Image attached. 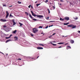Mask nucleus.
Segmentation results:
<instances>
[{"label":"nucleus","mask_w":80,"mask_h":80,"mask_svg":"<svg viewBox=\"0 0 80 80\" xmlns=\"http://www.w3.org/2000/svg\"><path fill=\"white\" fill-rule=\"evenodd\" d=\"M38 31V30L36 28H34L33 29V32L34 33H37Z\"/></svg>","instance_id":"nucleus-1"},{"label":"nucleus","mask_w":80,"mask_h":80,"mask_svg":"<svg viewBox=\"0 0 80 80\" xmlns=\"http://www.w3.org/2000/svg\"><path fill=\"white\" fill-rule=\"evenodd\" d=\"M70 19V18L68 17H65L64 18V20H67V21H68V20H69V19Z\"/></svg>","instance_id":"nucleus-2"},{"label":"nucleus","mask_w":80,"mask_h":80,"mask_svg":"<svg viewBox=\"0 0 80 80\" xmlns=\"http://www.w3.org/2000/svg\"><path fill=\"white\" fill-rule=\"evenodd\" d=\"M0 21H1V22H6L7 20L5 19H1Z\"/></svg>","instance_id":"nucleus-3"},{"label":"nucleus","mask_w":80,"mask_h":80,"mask_svg":"<svg viewBox=\"0 0 80 80\" xmlns=\"http://www.w3.org/2000/svg\"><path fill=\"white\" fill-rule=\"evenodd\" d=\"M37 17L39 18H42V17H43V16L41 15H37Z\"/></svg>","instance_id":"nucleus-4"},{"label":"nucleus","mask_w":80,"mask_h":80,"mask_svg":"<svg viewBox=\"0 0 80 80\" xmlns=\"http://www.w3.org/2000/svg\"><path fill=\"white\" fill-rule=\"evenodd\" d=\"M6 12L7 13V15L6 16V18H7L8 17V15H9V14L8 13V11H6Z\"/></svg>","instance_id":"nucleus-5"},{"label":"nucleus","mask_w":80,"mask_h":80,"mask_svg":"<svg viewBox=\"0 0 80 80\" xmlns=\"http://www.w3.org/2000/svg\"><path fill=\"white\" fill-rule=\"evenodd\" d=\"M37 49L38 50H42L43 49V48L42 47H38L37 48Z\"/></svg>","instance_id":"nucleus-6"},{"label":"nucleus","mask_w":80,"mask_h":80,"mask_svg":"<svg viewBox=\"0 0 80 80\" xmlns=\"http://www.w3.org/2000/svg\"><path fill=\"white\" fill-rule=\"evenodd\" d=\"M76 27H77V26L75 25H71V28H75Z\"/></svg>","instance_id":"nucleus-7"},{"label":"nucleus","mask_w":80,"mask_h":80,"mask_svg":"<svg viewBox=\"0 0 80 80\" xmlns=\"http://www.w3.org/2000/svg\"><path fill=\"white\" fill-rule=\"evenodd\" d=\"M12 21L13 23V25H15V24H16V22H15V20L14 19H12Z\"/></svg>","instance_id":"nucleus-8"},{"label":"nucleus","mask_w":80,"mask_h":80,"mask_svg":"<svg viewBox=\"0 0 80 80\" xmlns=\"http://www.w3.org/2000/svg\"><path fill=\"white\" fill-rule=\"evenodd\" d=\"M70 42L71 43L73 44L74 43V41L73 40H70Z\"/></svg>","instance_id":"nucleus-9"},{"label":"nucleus","mask_w":80,"mask_h":80,"mask_svg":"<svg viewBox=\"0 0 80 80\" xmlns=\"http://www.w3.org/2000/svg\"><path fill=\"white\" fill-rule=\"evenodd\" d=\"M14 38L15 39V40H18V37L17 36L15 37Z\"/></svg>","instance_id":"nucleus-10"},{"label":"nucleus","mask_w":80,"mask_h":80,"mask_svg":"<svg viewBox=\"0 0 80 80\" xmlns=\"http://www.w3.org/2000/svg\"><path fill=\"white\" fill-rule=\"evenodd\" d=\"M17 32V31L16 30L14 31H13L12 33H15Z\"/></svg>","instance_id":"nucleus-11"},{"label":"nucleus","mask_w":80,"mask_h":80,"mask_svg":"<svg viewBox=\"0 0 80 80\" xmlns=\"http://www.w3.org/2000/svg\"><path fill=\"white\" fill-rule=\"evenodd\" d=\"M64 20H65L64 19H62V18H60V20H61V21H64Z\"/></svg>","instance_id":"nucleus-12"},{"label":"nucleus","mask_w":80,"mask_h":80,"mask_svg":"<svg viewBox=\"0 0 80 80\" xmlns=\"http://www.w3.org/2000/svg\"><path fill=\"white\" fill-rule=\"evenodd\" d=\"M69 23V22L64 23L63 25H68Z\"/></svg>","instance_id":"nucleus-13"},{"label":"nucleus","mask_w":80,"mask_h":80,"mask_svg":"<svg viewBox=\"0 0 80 80\" xmlns=\"http://www.w3.org/2000/svg\"><path fill=\"white\" fill-rule=\"evenodd\" d=\"M10 41H11V39H8L7 41H6V43H7V42H10Z\"/></svg>","instance_id":"nucleus-14"},{"label":"nucleus","mask_w":80,"mask_h":80,"mask_svg":"<svg viewBox=\"0 0 80 80\" xmlns=\"http://www.w3.org/2000/svg\"><path fill=\"white\" fill-rule=\"evenodd\" d=\"M64 42H59L58 43V45H62V44H63Z\"/></svg>","instance_id":"nucleus-15"},{"label":"nucleus","mask_w":80,"mask_h":80,"mask_svg":"<svg viewBox=\"0 0 80 80\" xmlns=\"http://www.w3.org/2000/svg\"><path fill=\"white\" fill-rule=\"evenodd\" d=\"M29 17H30L31 18H33L32 17V15H31L30 14H29Z\"/></svg>","instance_id":"nucleus-16"},{"label":"nucleus","mask_w":80,"mask_h":80,"mask_svg":"<svg viewBox=\"0 0 80 80\" xmlns=\"http://www.w3.org/2000/svg\"><path fill=\"white\" fill-rule=\"evenodd\" d=\"M51 44L52 45H53V46H57V44H53V43H51Z\"/></svg>","instance_id":"nucleus-17"},{"label":"nucleus","mask_w":80,"mask_h":80,"mask_svg":"<svg viewBox=\"0 0 80 80\" xmlns=\"http://www.w3.org/2000/svg\"><path fill=\"white\" fill-rule=\"evenodd\" d=\"M25 13L26 15H27V16L28 15V12H25Z\"/></svg>","instance_id":"nucleus-18"},{"label":"nucleus","mask_w":80,"mask_h":80,"mask_svg":"<svg viewBox=\"0 0 80 80\" xmlns=\"http://www.w3.org/2000/svg\"><path fill=\"white\" fill-rule=\"evenodd\" d=\"M48 11V13H50V9L48 8L47 9Z\"/></svg>","instance_id":"nucleus-19"},{"label":"nucleus","mask_w":80,"mask_h":80,"mask_svg":"<svg viewBox=\"0 0 80 80\" xmlns=\"http://www.w3.org/2000/svg\"><path fill=\"white\" fill-rule=\"evenodd\" d=\"M32 16H34V17H36V16L37 17V15H36V14H34L33 13L32 14Z\"/></svg>","instance_id":"nucleus-20"},{"label":"nucleus","mask_w":80,"mask_h":80,"mask_svg":"<svg viewBox=\"0 0 80 80\" xmlns=\"http://www.w3.org/2000/svg\"><path fill=\"white\" fill-rule=\"evenodd\" d=\"M19 24H20V26L21 27H22V25H23V24L21 23L20 22H19Z\"/></svg>","instance_id":"nucleus-21"},{"label":"nucleus","mask_w":80,"mask_h":80,"mask_svg":"<svg viewBox=\"0 0 80 80\" xmlns=\"http://www.w3.org/2000/svg\"><path fill=\"white\" fill-rule=\"evenodd\" d=\"M74 20H77L78 19V18L77 17H76V18H74Z\"/></svg>","instance_id":"nucleus-22"},{"label":"nucleus","mask_w":80,"mask_h":80,"mask_svg":"<svg viewBox=\"0 0 80 80\" xmlns=\"http://www.w3.org/2000/svg\"><path fill=\"white\" fill-rule=\"evenodd\" d=\"M18 3H19V4H21V3H22V2L19 1H18Z\"/></svg>","instance_id":"nucleus-23"},{"label":"nucleus","mask_w":80,"mask_h":80,"mask_svg":"<svg viewBox=\"0 0 80 80\" xmlns=\"http://www.w3.org/2000/svg\"><path fill=\"white\" fill-rule=\"evenodd\" d=\"M9 17H13V16L12 15V14L10 13L9 15Z\"/></svg>","instance_id":"nucleus-24"},{"label":"nucleus","mask_w":80,"mask_h":80,"mask_svg":"<svg viewBox=\"0 0 80 80\" xmlns=\"http://www.w3.org/2000/svg\"><path fill=\"white\" fill-rule=\"evenodd\" d=\"M39 45H41V46H43V47L44 46L42 44H39Z\"/></svg>","instance_id":"nucleus-25"},{"label":"nucleus","mask_w":80,"mask_h":80,"mask_svg":"<svg viewBox=\"0 0 80 80\" xmlns=\"http://www.w3.org/2000/svg\"><path fill=\"white\" fill-rule=\"evenodd\" d=\"M67 27H71L72 25H68Z\"/></svg>","instance_id":"nucleus-26"},{"label":"nucleus","mask_w":80,"mask_h":80,"mask_svg":"<svg viewBox=\"0 0 80 80\" xmlns=\"http://www.w3.org/2000/svg\"><path fill=\"white\" fill-rule=\"evenodd\" d=\"M32 20H34V21H37V19H35L33 18H32Z\"/></svg>","instance_id":"nucleus-27"},{"label":"nucleus","mask_w":80,"mask_h":80,"mask_svg":"<svg viewBox=\"0 0 80 80\" xmlns=\"http://www.w3.org/2000/svg\"><path fill=\"white\" fill-rule=\"evenodd\" d=\"M10 38L9 37H6L5 38H6V39H8V38Z\"/></svg>","instance_id":"nucleus-28"},{"label":"nucleus","mask_w":80,"mask_h":80,"mask_svg":"<svg viewBox=\"0 0 80 80\" xmlns=\"http://www.w3.org/2000/svg\"><path fill=\"white\" fill-rule=\"evenodd\" d=\"M18 60H22V59L20 58H19L18 59Z\"/></svg>","instance_id":"nucleus-29"},{"label":"nucleus","mask_w":80,"mask_h":80,"mask_svg":"<svg viewBox=\"0 0 80 80\" xmlns=\"http://www.w3.org/2000/svg\"><path fill=\"white\" fill-rule=\"evenodd\" d=\"M39 28H42V26H40L39 27Z\"/></svg>","instance_id":"nucleus-30"},{"label":"nucleus","mask_w":80,"mask_h":80,"mask_svg":"<svg viewBox=\"0 0 80 80\" xmlns=\"http://www.w3.org/2000/svg\"><path fill=\"white\" fill-rule=\"evenodd\" d=\"M48 2V0H46L45 1V3H47V2Z\"/></svg>","instance_id":"nucleus-31"},{"label":"nucleus","mask_w":80,"mask_h":80,"mask_svg":"<svg viewBox=\"0 0 80 80\" xmlns=\"http://www.w3.org/2000/svg\"><path fill=\"white\" fill-rule=\"evenodd\" d=\"M52 42L53 43H56V42H50V43H52Z\"/></svg>","instance_id":"nucleus-32"},{"label":"nucleus","mask_w":80,"mask_h":80,"mask_svg":"<svg viewBox=\"0 0 80 80\" xmlns=\"http://www.w3.org/2000/svg\"><path fill=\"white\" fill-rule=\"evenodd\" d=\"M28 7L29 8H30V7H31V5H29Z\"/></svg>","instance_id":"nucleus-33"},{"label":"nucleus","mask_w":80,"mask_h":80,"mask_svg":"<svg viewBox=\"0 0 80 80\" xmlns=\"http://www.w3.org/2000/svg\"><path fill=\"white\" fill-rule=\"evenodd\" d=\"M31 12L32 14L33 13V11H31Z\"/></svg>","instance_id":"nucleus-34"},{"label":"nucleus","mask_w":80,"mask_h":80,"mask_svg":"<svg viewBox=\"0 0 80 80\" xmlns=\"http://www.w3.org/2000/svg\"><path fill=\"white\" fill-rule=\"evenodd\" d=\"M60 1L61 2H63V0H60Z\"/></svg>","instance_id":"nucleus-35"},{"label":"nucleus","mask_w":80,"mask_h":80,"mask_svg":"<svg viewBox=\"0 0 80 80\" xmlns=\"http://www.w3.org/2000/svg\"><path fill=\"white\" fill-rule=\"evenodd\" d=\"M38 5H39V4H36V6L37 7H38Z\"/></svg>","instance_id":"nucleus-36"},{"label":"nucleus","mask_w":80,"mask_h":80,"mask_svg":"<svg viewBox=\"0 0 80 80\" xmlns=\"http://www.w3.org/2000/svg\"><path fill=\"white\" fill-rule=\"evenodd\" d=\"M3 27H4V28H5L6 27H7V26H5V25H4L3 26Z\"/></svg>","instance_id":"nucleus-37"},{"label":"nucleus","mask_w":80,"mask_h":80,"mask_svg":"<svg viewBox=\"0 0 80 80\" xmlns=\"http://www.w3.org/2000/svg\"><path fill=\"white\" fill-rule=\"evenodd\" d=\"M56 34V33H54L53 34L52 36H53V35H55Z\"/></svg>","instance_id":"nucleus-38"},{"label":"nucleus","mask_w":80,"mask_h":80,"mask_svg":"<svg viewBox=\"0 0 80 80\" xmlns=\"http://www.w3.org/2000/svg\"><path fill=\"white\" fill-rule=\"evenodd\" d=\"M52 37V36H49V38H51Z\"/></svg>","instance_id":"nucleus-39"},{"label":"nucleus","mask_w":80,"mask_h":80,"mask_svg":"<svg viewBox=\"0 0 80 80\" xmlns=\"http://www.w3.org/2000/svg\"><path fill=\"white\" fill-rule=\"evenodd\" d=\"M67 47H68V48H71V47H70V46H67Z\"/></svg>","instance_id":"nucleus-40"},{"label":"nucleus","mask_w":80,"mask_h":80,"mask_svg":"<svg viewBox=\"0 0 80 80\" xmlns=\"http://www.w3.org/2000/svg\"><path fill=\"white\" fill-rule=\"evenodd\" d=\"M3 7H6V5L4 4L3 5Z\"/></svg>","instance_id":"nucleus-41"},{"label":"nucleus","mask_w":80,"mask_h":80,"mask_svg":"<svg viewBox=\"0 0 80 80\" xmlns=\"http://www.w3.org/2000/svg\"><path fill=\"white\" fill-rule=\"evenodd\" d=\"M12 36V34H11L9 36V37L10 38Z\"/></svg>","instance_id":"nucleus-42"},{"label":"nucleus","mask_w":80,"mask_h":80,"mask_svg":"<svg viewBox=\"0 0 80 80\" xmlns=\"http://www.w3.org/2000/svg\"><path fill=\"white\" fill-rule=\"evenodd\" d=\"M47 20H48V19H49V17H48L47 18Z\"/></svg>","instance_id":"nucleus-43"},{"label":"nucleus","mask_w":80,"mask_h":80,"mask_svg":"<svg viewBox=\"0 0 80 80\" xmlns=\"http://www.w3.org/2000/svg\"><path fill=\"white\" fill-rule=\"evenodd\" d=\"M48 26H47L45 28H48Z\"/></svg>","instance_id":"nucleus-44"},{"label":"nucleus","mask_w":80,"mask_h":80,"mask_svg":"<svg viewBox=\"0 0 80 80\" xmlns=\"http://www.w3.org/2000/svg\"><path fill=\"white\" fill-rule=\"evenodd\" d=\"M31 36H32V37H33V34H31Z\"/></svg>","instance_id":"nucleus-45"},{"label":"nucleus","mask_w":80,"mask_h":80,"mask_svg":"<svg viewBox=\"0 0 80 80\" xmlns=\"http://www.w3.org/2000/svg\"><path fill=\"white\" fill-rule=\"evenodd\" d=\"M62 46H60L58 48H62Z\"/></svg>","instance_id":"nucleus-46"},{"label":"nucleus","mask_w":80,"mask_h":80,"mask_svg":"<svg viewBox=\"0 0 80 80\" xmlns=\"http://www.w3.org/2000/svg\"><path fill=\"white\" fill-rule=\"evenodd\" d=\"M13 7V6H12V5L10 6H9V7Z\"/></svg>","instance_id":"nucleus-47"},{"label":"nucleus","mask_w":80,"mask_h":80,"mask_svg":"<svg viewBox=\"0 0 80 80\" xmlns=\"http://www.w3.org/2000/svg\"><path fill=\"white\" fill-rule=\"evenodd\" d=\"M68 43H66L65 44V45H68Z\"/></svg>","instance_id":"nucleus-48"},{"label":"nucleus","mask_w":80,"mask_h":80,"mask_svg":"<svg viewBox=\"0 0 80 80\" xmlns=\"http://www.w3.org/2000/svg\"><path fill=\"white\" fill-rule=\"evenodd\" d=\"M0 53H2V54H3V55H4V54L2 52H0Z\"/></svg>","instance_id":"nucleus-49"},{"label":"nucleus","mask_w":80,"mask_h":80,"mask_svg":"<svg viewBox=\"0 0 80 80\" xmlns=\"http://www.w3.org/2000/svg\"><path fill=\"white\" fill-rule=\"evenodd\" d=\"M31 8H33V6H31Z\"/></svg>","instance_id":"nucleus-50"},{"label":"nucleus","mask_w":80,"mask_h":80,"mask_svg":"<svg viewBox=\"0 0 80 80\" xmlns=\"http://www.w3.org/2000/svg\"><path fill=\"white\" fill-rule=\"evenodd\" d=\"M78 33H80V31H78Z\"/></svg>","instance_id":"nucleus-51"},{"label":"nucleus","mask_w":80,"mask_h":80,"mask_svg":"<svg viewBox=\"0 0 80 80\" xmlns=\"http://www.w3.org/2000/svg\"><path fill=\"white\" fill-rule=\"evenodd\" d=\"M6 55L7 56L8 55V54H6Z\"/></svg>","instance_id":"nucleus-52"},{"label":"nucleus","mask_w":80,"mask_h":80,"mask_svg":"<svg viewBox=\"0 0 80 80\" xmlns=\"http://www.w3.org/2000/svg\"><path fill=\"white\" fill-rule=\"evenodd\" d=\"M35 3H37V1H36V2H35Z\"/></svg>","instance_id":"nucleus-53"},{"label":"nucleus","mask_w":80,"mask_h":80,"mask_svg":"<svg viewBox=\"0 0 80 80\" xmlns=\"http://www.w3.org/2000/svg\"><path fill=\"white\" fill-rule=\"evenodd\" d=\"M53 8H54V9H55V7H54V6H53Z\"/></svg>","instance_id":"nucleus-54"},{"label":"nucleus","mask_w":80,"mask_h":80,"mask_svg":"<svg viewBox=\"0 0 80 80\" xmlns=\"http://www.w3.org/2000/svg\"><path fill=\"white\" fill-rule=\"evenodd\" d=\"M43 32H42V33H41V34H43Z\"/></svg>","instance_id":"nucleus-55"},{"label":"nucleus","mask_w":80,"mask_h":80,"mask_svg":"<svg viewBox=\"0 0 80 80\" xmlns=\"http://www.w3.org/2000/svg\"><path fill=\"white\" fill-rule=\"evenodd\" d=\"M62 37H65L64 36H62Z\"/></svg>","instance_id":"nucleus-56"},{"label":"nucleus","mask_w":80,"mask_h":80,"mask_svg":"<svg viewBox=\"0 0 80 80\" xmlns=\"http://www.w3.org/2000/svg\"><path fill=\"white\" fill-rule=\"evenodd\" d=\"M38 57H39V56L37 58H38Z\"/></svg>","instance_id":"nucleus-57"},{"label":"nucleus","mask_w":80,"mask_h":80,"mask_svg":"<svg viewBox=\"0 0 80 80\" xmlns=\"http://www.w3.org/2000/svg\"><path fill=\"white\" fill-rule=\"evenodd\" d=\"M67 37V36H66L64 37Z\"/></svg>","instance_id":"nucleus-58"},{"label":"nucleus","mask_w":80,"mask_h":80,"mask_svg":"<svg viewBox=\"0 0 80 80\" xmlns=\"http://www.w3.org/2000/svg\"><path fill=\"white\" fill-rule=\"evenodd\" d=\"M60 5H62V4H60Z\"/></svg>","instance_id":"nucleus-59"},{"label":"nucleus","mask_w":80,"mask_h":80,"mask_svg":"<svg viewBox=\"0 0 80 80\" xmlns=\"http://www.w3.org/2000/svg\"><path fill=\"white\" fill-rule=\"evenodd\" d=\"M52 26H53V25L51 26V27H52Z\"/></svg>","instance_id":"nucleus-60"},{"label":"nucleus","mask_w":80,"mask_h":80,"mask_svg":"<svg viewBox=\"0 0 80 80\" xmlns=\"http://www.w3.org/2000/svg\"><path fill=\"white\" fill-rule=\"evenodd\" d=\"M54 1H57V0H54Z\"/></svg>","instance_id":"nucleus-61"},{"label":"nucleus","mask_w":80,"mask_h":80,"mask_svg":"<svg viewBox=\"0 0 80 80\" xmlns=\"http://www.w3.org/2000/svg\"><path fill=\"white\" fill-rule=\"evenodd\" d=\"M53 22V21H51V22Z\"/></svg>","instance_id":"nucleus-62"},{"label":"nucleus","mask_w":80,"mask_h":80,"mask_svg":"<svg viewBox=\"0 0 80 80\" xmlns=\"http://www.w3.org/2000/svg\"><path fill=\"white\" fill-rule=\"evenodd\" d=\"M44 34H43V35H44Z\"/></svg>","instance_id":"nucleus-63"},{"label":"nucleus","mask_w":80,"mask_h":80,"mask_svg":"<svg viewBox=\"0 0 80 80\" xmlns=\"http://www.w3.org/2000/svg\"><path fill=\"white\" fill-rule=\"evenodd\" d=\"M34 58H32V59H33Z\"/></svg>","instance_id":"nucleus-64"}]
</instances>
